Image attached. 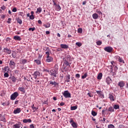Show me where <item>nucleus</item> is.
Masks as SVG:
<instances>
[{
	"instance_id": "f257e3e1",
	"label": "nucleus",
	"mask_w": 128,
	"mask_h": 128,
	"mask_svg": "<svg viewBox=\"0 0 128 128\" xmlns=\"http://www.w3.org/2000/svg\"><path fill=\"white\" fill-rule=\"evenodd\" d=\"M58 74V66L56 64L54 66V69H52L50 70V72L49 74L52 76H54V78H56V75Z\"/></svg>"
},
{
	"instance_id": "f03ea898",
	"label": "nucleus",
	"mask_w": 128,
	"mask_h": 128,
	"mask_svg": "<svg viewBox=\"0 0 128 128\" xmlns=\"http://www.w3.org/2000/svg\"><path fill=\"white\" fill-rule=\"evenodd\" d=\"M46 54L47 55L46 62H50L54 60V58L52 56H50V52L47 51L46 52Z\"/></svg>"
},
{
	"instance_id": "7ed1b4c3",
	"label": "nucleus",
	"mask_w": 128,
	"mask_h": 128,
	"mask_svg": "<svg viewBox=\"0 0 128 128\" xmlns=\"http://www.w3.org/2000/svg\"><path fill=\"white\" fill-rule=\"evenodd\" d=\"M18 92H14L10 96V100H16V98H18Z\"/></svg>"
},
{
	"instance_id": "20e7f679",
	"label": "nucleus",
	"mask_w": 128,
	"mask_h": 128,
	"mask_svg": "<svg viewBox=\"0 0 128 128\" xmlns=\"http://www.w3.org/2000/svg\"><path fill=\"white\" fill-rule=\"evenodd\" d=\"M63 96H64V98H71L70 93L68 90L64 91L63 93Z\"/></svg>"
},
{
	"instance_id": "39448f33",
	"label": "nucleus",
	"mask_w": 128,
	"mask_h": 128,
	"mask_svg": "<svg viewBox=\"0 0 128 128\" xmlns=\"http://www.w3.org/2000/svg\"><path fill=\"white\" fill-rule=\"evenodd\" d=\"M112 46H106L104 48V50L107 52H112Z\"/></svg>"
},
{
	"instance_id": "423d86ee",
	"label": "nucleus",
	"mask_w": 128,
	"mask_h": 128,
	"mask_svg": "<svg viewBox=\"0 0 128 128\" xmlns=\"http://www.w3.org/2000/svg\"><path fill=\"white\" fill-rule=\"evenodd\" d=\"M9 66L11 68H16V62H14V60H10Z\"/></svg>"
},
{
	"instance_id": "0eeeda50",
	"label": "nucleus",
	"mask_w": 128,
	"mask_h": 128,
	"mask_svg": "<svg viewBox=\"0 0 128 128\" xmlns=\"http://www.w3.org/2000/svg\"><path fill=\"white\" fill-rule=\"evenodd\" d=\"M63 60H66L67 62H72V58H70V56L66 55L65 58H63Z\"/></svg>"
},
{
	"instance_id": "6e6552de",
	"label": "nucleus",
	"mask_w": 128,
	"mask_h": 128,
	"mask_svg": "<svg viewBox=\"0 0 128 128\" xmlns=\"http://www.w3.org/2000/svg\"><path fill=\"white\" fill-rule=\"evenodd\" d=\"M109 98L112 102L116 100V98H114V94H110Z\"/></svg>"
},
{
	"instance_id": "1a4fd4ad",
	"label": "nucleus",
	"mask_w": 128,
	"mask_h": 128,
	"mask_svg": "<svg viewBox=\"0 0 128 128\" xmlns=\"http://www.w3.org/2000/svg\"><path fill=\"white\" fill-rule=\"evenodd\" d=\"M114 58L116 60H118L120 62H123V64H124V61L123 60L122 58H120V56H115Z\"/></svg>"
},
{
	"instance_id": "9d476101",
	"label": "nucleus",
	"mask_w": 128,
	"mask_h": 128,
	"mask_svg": "<svg viewBox=\"0 0 128 128\" xmlns=\"http://www.w3.org/2000/svg\"><path fill=\"white\" fill-rule=\"evenodd\" d=\"M40 72L36 71L34 72V74H33V76H34V78L36 80V78H38V77L40 76Z\"/></svg>"
},
{
	"instance_id": "9b49d317",
	"label": "nucleus",
	"mask_w": 128,
	"mask_h": 128,
	"mask_svg": "<svg viewBox=\"0 0 128 128\" xmlns=\"http://www.w3.org/2000/svg\"><path fill=\"white\" fill-rule=\"evenodd\" d=\"M20 112H22V109L20 108H18L15 110H14V114H20Z\"/></svg>"
},
{
	"instance_id": "f8f14e48",
	"label": "nucleus",
	"mask_w": 128,
	"mask_h": 128,
	"mask_svg": "<svg viewBox=\"0 0 128 128\" xmlns=\"http://www.w3.org/2000/svg\"><path fill=\"white\" fill-rule=\"evenodd\" d=\"M20 126H22V123L20 122H18V124H16L13 125V128H20Z\"/></svg>"
},
{
	"instance_id": "ddd939ff",
	"label": "nucleus",
	"mask_w": 128,
	"mask_h": 128,
	"mask_svg": "<svg viewBox=\"0 0 128 128\" xmlns=\"http://www.w3.org/2000/svg\"><path fill=\"white\" fill-rule=\"evenodd\" d=\"M4 52H6L8 54H12V50H10V49H8V48H4Z\"/></svg>"
},
{
	"instance_id": "4468645a",
	"label": "nucleus",
	"mask_w": 128,
	"mask_h": 128,
	"mask_svg": "<svg viewBox=\"0 0 128 128\" xmlns=\"http://www.w3.org/2000/svg\"><path fill=\"white\" fill-rule=\"evenodd\" d=\"M65 82H70V74L66 76Z\"/></svg>"
},
{
	"instance_id": "2eb2a0df",
	"label": "nucleus",
	"mask_w": 128,
	"mask_h": 128,
	"mask_svg": "<svg viewBox=\"0 0 128 128\" xmlns=\"http://www.w3.org/2000/svg\"><path fill=\"white\" fill-rule=\"evenodd\" d=\"M23 122L24 124H30L32 122V120L30 119H24L23 120Z\"/></svg>"
},
{
	"instance_id": "dca6fc26",
	"label": "nucleus",
	"mask_w": 128,
	"mask_h": 128,
	"mask_svg": "<svg viewBox=\"0 0 128 128\" xmlns=\"http://www.w3.org/2000/svg\"><path fill=\"white\" fill-rule=\"evenodd\" d=\"M2 70L4 72H10V68H8V66H6L4 68H2Z\"/></svg>"
},
{
	"instance_id": "f3484780",
	"label": "nucleus",
	"mask_w": 128,
	"mask_h": 128,
	"mask_svg": "<svg viewBox=\"0 0 128 128\" xmlns=\"http://www.w3.org/2000/svg\"><path fill=\"white\" fill-rule=\"evenodd\" d=\"M60 46L61 48H64V49L68 48V46L66 44H61L60 45Z\"/></svg>"
},
{
	"instance_id": "a211bd4d",
	"label": "nucleus",
	"mask_w": 128,
	"mask_h": 128,
	"mask_svg": "<svg viewBox=\"0 0 128 128\" xmlns=\"http://www.w3.org/2000/svg\"><path fill=\"white\" fill-rule=\"evenodd\" d=\"M106 82H107L108 84H111L112 80V79L110 77H107L106 80Z\"/></svg>"
},
{
	"instance_id": "6ab92c4d",
	"label": "nucleus",
	"mask_w": 128,
	"mask_h": 128,
	"mask_svg": "<svg viewBox=\"0 0 128 128\" xmlns=\"http://www.w3.org/2000/svg\"><path fill=\"white\" fill-rule=\"evenodd\" d=\"M50 84L52 86H56L58 84L56 81H50Z\"/></svg>"
},
{
	"instance_id": "aec40b11",
	"label": "nucleus",
	"mask_w": 128,
	"mask_h": 128,
	"mask_svg": "<svg viewBox=\"0 0 128 128\" xmlns=\"http://www.w3.org/2000/svg\"><path fill=\"white\" fill-rule=\"evenodd\" d=\"M118 85L119 86L120 88H124V81H121L118 82Z\"/></svg>"
},
{
	"instance_id": "412c9836",
	"label": "nucleus",
	"mask_w": 128,
	"mask_h": 128,
	"mask_svg": "<svg viewBox=\"0 0 128 128\" xmlns=\"http://www.w3.org/2000/svg\"><path fill=\"white\" fill-rule=\"evenodd\" d=\"M14 40H21L22 38H20V37L18 36H14Z\"/></svg>"
},
{
	"instance_id": "4be33fe9",
	"label": "nucleus",
	"mask_w": 128,
	"mask_h": 128,
	"mask_svg": "<svg viewBox=\"0 0 128 128\" xmlns=\"http://www.w3.org/2000/svg\"><path fill=\"white\" fill-rule=\"evenodd\" d=\"M92 16L94 20H98V14L96 13H94L92 15Z\"/></svg>"
},
{
	"instance_id": "5701e85b",
	"label": "nucleus",
	"mask_w": 128,
	"mask_h": 128,
	"mask_svg": "<svg viewBox=\"0 0 128 128\" xmlns=\"http://www.w3.org/2000/svg\"><path fill=\"white\" fill-rule=\"evenodd\" d=\"M55 10H57V12H60V10H62V8H60V5L57 4L55 6Z\"/></svg>"
},
{
	"instance_id": "b1692460",
	"label": "nucleus",
	"mask_w": 128,
	"mask_h": 128,
	"mask_svg": "<svg viewBox=\"0 0 128 128\" xmlns=\"http://www.w3.org/2000/svg\"><path fill=\"white\" fill-rule=\"evenodd\" d=\"M18 90H20V92H23V94H24L26 92V90L24 88L19 87Z\"/></svg>"
},
{
	"instance_id": "393cba45",
	"label": "nucleus",
	"mask_w": 128,
	"mask_h": 128,
	"mask_svg": "<svg viewBox=\"0 0 128 128\" xmlns=\"http://www.w3.org/2000/svg\"><path fill=\"white\" fill-rule=\"evenodd\" d=\"M28 60L26 59H22L20 60V64H26Z\"/></svg>"
},
{
	"instance_id": "a878e982",
	"label": "nucleus",
	"mask_w": 128,
	"mask_h": 128,
	"mask_svg": "<svg viewBox=\"0 0 128 128\" xmlns=\"http://www.w3.org/2000/svg\"><path fill=\"white\" fill-rule=\"evenodd\" d=\"M0 120H2V122H4L6 120V117H4V116H2V114H0Z\"/></svg>"
},
{
	"instance_id": "bb28decb",
	"label": "nucleus",
	"mask_w": 128,
	"mask_h": 128,
	"mask_svg": "<svg viewBox=\"0 0 128 128\" xmlns=\"http://www.w3.org/2000/svg\"><path fill=\"white\" fill-rule=\"evenodd\" d=\"M70 62L69 61L64 60V64L66 65V66H70Z\"/></svg>"
},
{
	"instance_id": "cd10ccee",
	"label": "nucleus",
	"mask_w": 128,
	"mask_h": 128,
	"mask_svg": "<svg viewBox=\"0 0 128 128\" xmlns=\"http://www.w3.org/2000/svg\"><path fill=\"white\" fill-rule=\"evenodd\" d=\"M12 56L13 58H16V52H12Z\"/></svg>"
},
{
	"instance_id": "c85d7f7f",
	"label": "nucleus",
	"mask_w": 128,
	"mask_h": 128,
	"mask_svg": "<svg viewBox=\"0 0 128 128\" xmlns=\"http://www.w3.org/2000/svg\"><path fill=\"white\" fill-rule=\"evenodd\" d=\"M102 74L100 73L97 77L98 80H102Z\"/></svg>"
},
{
	"instance_id": "c756f323",
	"label": "nucleus",
	"mask_w": 128,
	"mask_h": 128,
	"mask_svg": "<svg viewBox=\"0 0 128 128\" xmlns=\"http://www.w3.org/2000/svg\"><path fill=\"white\" fill-rule=\"evenodd\" d=\"M108 112H114V109L112 108V106H110L108 108Z\"/></svg>"
},
{
	"instance_id": "7c9ffc66",
	"label": "nucleus",
	"mask_w": 128,
	"mask_h": 128,
	"mask_svg": "<svg viewBox=\"0 0 128 128\" xmlns=\"http://www.w3.org/2000/svg\"><path fill=\"white\" fill-rule=\"evenodd\" d=\"M72 126L73 128H78V124H76V123L75 122H73V123L72 124Z\"/></svg>"
},
{
	"instance_id": "2f4dec72",
	"label": "nucleus",
	"mask_w": 128,
	"mask_h": 128,
	"mask_svg": "<svg viewBox=\"0 0 128 128\" xmlns=\"http://www.w3.org/2000/svg\"><path fill=\"white\" fill-rule=\"evenodd\" d=\"M11 80L12 82H16V77H14V76H12L11 78Z\"/></svg>"
},
{
	"instance_id": "473e14b6",
	"label": "nucleus",
	"mask_w": 128,
	"mask_h": 128,
	"mask_svg": "<svg viewBox=\"0 0 128 128\" xmlns=\"http://www.w3.org/2000/svg\"><path fill=\"white\" fill-rule=\"evenodd\" d=\"M96 92L98 96H102V92L100 90H96Z\"/></svg>"
},
{
	"instance_id": "72a5a7b5",
	"label": "nucleus",
	"mask_w": 128,
	"mask_h": 128,
	"mask_svg": "<svg viewBox=\"0 0 128 128\" xmlns=\"http://www.w3.org/2000/svg\"><path fill=\"white\" fill-rule=\"evenodd\" d=\"M34 62L36 64H40V60H35Z\"/></svg>"
},
{
	"instance_id": "f704fd0d",
	"label": "nucleus",
	"mask_w": 128,
	"mask_h": 128,
	"mask_svg": "<svg viewBox=\"0 0 128 128\" xmlns=\"http://www.w3.org/2000/svg\"><path fill=\"white\" fill-rule=\"evenodd\" d=\"M17 22H18V24H22V20H20V18H18Z\"/></svg>"
},
{
	"instance_id": "c9c22d12",
	"label": "nucleus",
	"mask_w": 128,
	"mask_h": 128,
	"mask_svg": "<svg viewBox=\"0 0 128 128\" xmlns=\"http://www.w3.org/2000/svg\"><path fill=\"white\" fill-rule=\"evenodd\" d=\"M86 76H88V73H85L84 74V75L82 76V80H84V79L86 78Z\"/></svg>"
},
{
	"instance_id": "e433bc0d",
	"label": "nucleus",
	"mask_w": 128,
	"mask_h": 128,
	"mask_svg": "<svg viewBox=\"0 0 128 128\" xmlns=\"http://www.w3.org/2000/svg\"><path fill=\"white\" fill-rule=\"evenodd\" d=\"M76 108H78V106H73L70 108L71 110H75Z\"/></svg>"
},
{
	"instance_id": "4c0bfd02",
	"label": "nucleus",
	"mask_w": 128,
	"mask_h": 128,
	"mask_svg": "<svg viewBox=\"0 0 128 128\" xmlns=\"http://www.w3.org/2000/svg\"><path fill=\"white\" fill-rule=\"evenodd\" d=\"M44 26H45L46 28H48L50 26V24L48 23L46 25H44Z\"/></svg>"
},
{
	"instance_id": "58836bf2",
	"label": "nucleus",
	"mask_w": 128,
	"mask_h": 128,
	"mask_svg": "<svg viewBox=\"0 0 128 128\" xmlns=\"http://www.w3.org/2000/svg\"><path fill=\"white\" fill-rule=\"evenodd\" d=\"M114 108L115 110H118L120 108V106L118 104H115L114 106Z\"/></svg>"
},
{
	"instance_id": "ea45409f",
	"label": "nucleus",
	"mask_w": 128,
	"mask_h": 128,
	"mask_svg": "<svg viewBox=\"0 0 128 128\" xmlns=\"http://www.w3.org/2000/svg\"><path fill=\"white\" fill-rule=\"evenodd\" d=\"M36 12L40 13L42 12V8H37Z\"/></svg>"
},
{
	"instance_id": "a19ab883",
	"label": "nucleus",
	"mask_w": 128,
	"mask_h": 128,
	"mask_svg": "<svg viewBox=\"0 0 128 128\" xmlns=\"http://www.w3.org/2000/svg\"><path fill=\"white\" fill-rule=\"evenodd\" d=\"M43 72H48L50 74V70H48V69L44 68Z\"/></svg>"
},
{
	"instance_id": "79ce46f5",
	"label": "nucleus",
	"mask_w": 128,
	"mask_h": 128,
	"mask_svg": "<svg viewBox=\"0 0 128 128\" xmlns=\"http://www.w3.org/2000/svg\"><path fill=\"white\" fill-rule=\"evenodd\" d=\"M92 116H96L97 114L96 112L92 111Z\"/></svg>"
},
{
	"instance_id": "37998d69",
	"label": "nucleus",
	"mask_w": 128,
	"mask_h": 128,
	"mask_svg": "<svg viewBox=\"0 0 128 128\" xmlns=\"http://www.w3.org/2000/svg\"><path fill=\"white\" fill-rule=\"evenodd\" d=\"M76 46H82V43L80 42H77L76 43Z\"/></svg>"
},
{
	"instance_id": "c03bdc74",
	"label": "nucleus",
	"mask_w": 128,
	"mask_h": 128,
	"mask_svg": "<svg viewBox=\"0 0 128 128\" xmlns=\"http://www.w3.org/2000/svg\"><path fill=\"white\" fill-rule=\"evenodd\" d=\"M8 72H6L4 74V78H8L9 75L8 74Z\"/></svg>"
},
{
	"instance_id": "a18cd8bd",
	"label": "nucleus",
	"mask_w": 128,
	"mask_h": 128,
	"mask_svg": "<svg viewBox=\"0 0 128 128\" xmlns=\"http://www.w3.org/2000/svg\"><path fill=\"white\" fill-rule=\"evenodd\" d=\"M78 32L82 34V28H79L78 30Z\"/></svg>"
},
{
	"instance_id": "49530a36",
	"label": "nucleus",
	"mask_w": 128,
	"mask_h": 128,
	"mask_svg": "<svg viewBox=\"0 0 128 128\" xmlns=\"http://www.w3.org/2000/svg\"><path fill=\"white\" fill-rule=\"evenodd\" d=\"M32 108L34 110V112L35 110H38V108L34 107V104L32 106Z\"/></svg>"
},
{
	"instance_id": "de8ad7c7",
	"label": "nucleus",
	"mask_w": 128,
	"mask_h": 128,
	"mask_svg": "<svg viewBox=\"0 0 128 128\" xmlns=\"http://www.w3.org/2000/svg\"><path fill=\"white\" fill-rule=\"evenodd\" d=\"M36 30V28H30L28 29V30H32V32H34Z\"/></svg>"
},
{
	"instance_id": "09e8293b",
	"label": "nucleus",
	"mask_w": 128,
	"mask_h": 128,
	"mask_svg": "<svg viewBox=\"0 0 128 128\" xmlns=\"http://www.w3.org/2000/svg\"><path fill=\"white\" fill-rule=\"evenodd\" d=\"M76 78H80V75L79 74H76Z\"/></svg>"
},
{
	"instance_id": "8fccbe9b",
	"label": "nucleus",
	"mask_w": 128,
	"mask_h": 128,
	"mask_svg": "<svg viewBox=\"0 0 128 128\" xmlns=\"http://www.w3.org/2000/svg\"><path fill=\"white\" fill-rule=\"evenodd\" d=\"M102 42L100 41H98L96 42L97 46H100L102 44Z\"/></svg>"
},
{
	"instance_id": "3c124183",
	"label": "nucleus",
	"mask_w": 128,
	"mask_h": 128,
	"mask_svg": "<svg viewBox=\"0 0 128 128\" xmlns=\"http://www.w3.org/2000/svg\"><path fill=\"white\" fill-rule=\"evenodd\" d=\"M108 128H114V126L112 124H110L108 126Z\"/></svg>"
},
{
	"instance_id": "603ef678",
	"label": "nucleus",
	"mask_w": 128,
	"mask_h": 128,
	"mask_svg": "<svg viewBox=\"0 0 128 128\" xmlns=\"http://www.w3.org/2000/svg\"><path fill=\"white\" fill-rule=\"evenodd\" d=\"M11 22H12V18H8L7 21L8 24H10Z\"/></svg>"
},
{
	"instance_id": "864d4df0",
	"label": "nucleus",
	"mask_w": 128,
	"mask_h": 128,
	"mask_svg": "<svg viewBox=\"0 0 128 128\" xmlns=\"http://www.w3.org/2000/svg\"><path fill=\"white\" fill-rule=\"evenodd\" d=\"M30 20H34V15H31L30 16Z\"/></svg>"
},
{
	"instance_id": "5fc2aeb1",
	"label": "nucleus",
	"mask_w": 128,
	"mask_h": 128,
	"mask_svg": "<svg viewBox=\"0 0 128 128\" xmlns=\"http://www.w3.org/2000/svg\"><path fill=\"white\" fill-rule=\"evenodd\" d=\"M17 10V9L16 8H14L12 10V12H16Z\"/></svg>"
},
{
	"instance_id": "6e6d98bb",
	"label": "nucleus",
	"mask_w": 128,
	"mask_h": 128,
	"mask_svg": "<svg viewBox=\"0 0 128 128\" xmlns=\"http://www.w3.org/2000/svg\"><path fill=\"white\" fill-rule=\"evenodd\" d=\"M88 96H90V98H92V94H90V93L88 92Z\"/></svg>"
},
{
	"instance_id": "4d7b16f0",
	"label": "nucleus",
	"mask_w": 128,
	"mask_h": 128,
	"mask_svg": "<svg viewBox=\"0 0 128 128\" xmlns=\"http://www.w3.org/2000/svg\"><path fill=\"white\" fill-rule=\"evenodd\" d=\"M2 10H6V6H2L1 7Z\"/></svg>"
},
{
	"instance_id": "13d9d810",
	"label": "nucleus",
	"mask_w": 128,
	"mask_h": 128,
	"mask_svg": "<svg viewBox=\"0 0 128 128\" xmlns=\"http://www.w3.org/2000/svg\"><path fill=\"white\" fill-rule=\"evenodd\" d=\"M30 128H34V124H32L30 126Z\"/></svg>"
},
{
	"instance_id": "bf43d9fd",
	"label": "nucleus",
	"mask_w": 128,
	"mask_h": 128,
	"mask_svg": "<svg viewBox=\"0 0 128 128\" xmlns=\"http://www.w3.org/2000/svg\"><path fill=\"white\" fill-rule=\"evenodd\" d=\"M6 42H10V38H6Z\"/></svg>"
},
{
	"instance_id": "052dcab7",
	"label": "nucleus",
	"mask_w": 128,
	"mask_h": 128,
	"mask_svg": "<svg viewBox=\"0 0 128 128\" xmlns=\"http://www.w3.org/2000/svg\"><path fill=\"white\" fill-rule=\"evenodd\" d=\"M38 24H42V20H38Z\"/></svg>"
},
{
	"instance_id": "680f3d73",
	"label": "nucleus",
	"mask_w": 128,
	"mask_h": 128,
	"mask_svg": "<svg viewBox=\"0 0 128 128\" xmlns=\"http://www.w3.org/2000/svg\"><path fill=\"white\" fill-rule=\"evenodd\" d=\"M60 106H64V102H62L60 104Z\"/></svg>"
},
{
	"instance_id": "e2e57ef3",
	"label": "nucleus",
	"mask_w": 128,
	"mask_h": 128,
	"mask_svg": "<svg viewBox=\"0 0 128 128\" xmlns=\"http://www.w3.org/2000/svg\"><path fill=\"white\" fill-rule=\"evenodd\" d=\"M52 2H53L54 6H56L58 5V4H56V1H52Z\"/></svg>"
},
{
	"instance_id": "0e129e2a",
	"label": "nucleus",
	"mask_w": 128,
	"mask_h": 128,
	"mask_svg": "<svg viewBox=\"0 0 128 128\" xmlns=\"http://www.w3.org/2000/svg\"><path fill=\"white\" fill-rule=\"evenodd\" d=\"M18 104V100H16V101H15L14 104Z\"/></svg>"
},
{
	"instance_id": "69168bd1",
	"label": "nucleus",
	"mask_w": 128,
	"mask_h": 128,
	"mask_svg": "<svg viewBox=\"0 0 128 128\" xmlns=\"http://www.w3.org/2000/svg\"><path fill=\"white\" fill-rule=\"evenodd\" d=\"M86 4V1L83 2H82L83 6H84V4Z\"/></svg>"
},
{
	"instance_id": "338daca9",
	"label": "nucleus",
	"mask_w": 128,
	"mask_h": 128,
	"mask_svg": "<svg viewBox=\"0 0 128 128\" xmlns=\"http://www.w3.org/2000/svg\"><path fill=\"white\" fill-rule=\"evenodd\" d=\"M42 55H40V54L38 56V58H42Z\"/></svg>"
},
{
	"instance_id": "774afa93",
	"label": "nucleus",
	"mask_w": 128,
	"mask_h": 128,
	"mask_svg": "<svg viewBox=\"0 0 128 128\" xmlns=\"http://www.w3.org/2000/svg\"><path fill=\"white\" fill-rule=\"evenodd\" d=\"M46 34H50V31H46Z\"/></svg>"
}]
</instances>
